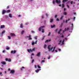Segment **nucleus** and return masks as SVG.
I'll return each instance as SVG.
<instances>
[{
	"mask_svg": "<svg viewBox=\"0 0 79 79\" xmlns=\"http://www.w3.org/2000/svg\"><path fill=\"white\" fill-rule=\"evenodd\" d=\"M44 27H45V26H41V27H40L38 30L40 31H41V30H42V29H43Z\"/></svg>",
	"mask_w": 79,
	"mask_h": 79,
	"instance_id": "nucleus-4",
	"label": "nucleus"
},
{
	"mask_svg": "<svg viewBox=\"0 0 79 79\" xmlns=\"http://www.w3.org/2000/svg\"><path fill=\"white\" fill-rule=\"evenodd\" d=\"M9 16L10 18H12V15H11V14H9Z\"/></svg>",
	"mask_w": 79,
	"mask_h": 79,
	"instance_id": "nucleus-25",
	"label": "nucleus"
},
{
	"mask_svg": "<svg viewBox=\"0 0 79 79\" xmlns=\"http://www.w3.org/2000/svg\"><path fill=\"white\" fill-rule=\"evenodd\" d=\"M64 40H63V41L62 42L61 45H63L64 44Z\"/></svg>",
	"mask_w": 79,
	"mask_h": 79,
	"instance_id": "nucleus-23",
	"label": "nucleus"
},
{
	"mask_svg": "<svg viewBox=\"0 0 79 79\" xmlns=\"http://www.w3.org/2000/svg\"><path fill=\"white\" fill-rule=\"evenodd\" d=\"M6 61H9V62H11V59H8L6 58Z\"/></svg>",
	"mask_w": 79,
	"mask_h": 79,
	"instance_id": "nucleus-12",
	"label": "nucleus"
},
{
	"mask_svg": "<svg viewBox=\"0 0 79 79\" xmlns=\"http://www.w3.org/2000/svg\"><path fill=\"white\" fill-rule=\"evenodd\" d=\"M68 0H63L62 1L63 2H66V1H68Z\"/></svg>",
	"mask_w": 79,
	"mask_h": 79,
	"instance_id": "nucleus-32",
	"label": "nucleus"
},
{
	"mask_svg": "<svg viewBox=\"0 0 79 79\" xmlns=\"http://www.w3.org/2000/svg\"><path fill=\"white\" fill-rule=\"evenodd\" d=\"M5 32V31H3L2 32V34H4Z\"/></svg>",
	"mask_w": 79,
	"mask_h": 79,
	"instance_id": "nucleus-47",
	"label": "nucleus"
},
{
	"mask_svg": "<svg viewBox=\"0 0 79 79\" xmlns=\"http://www.w3.org/2000/svg\"><path fill=\"white\" fill-rule=\"evenodd\" d=\"M9 8H10V6H7L6 8L7 9H9Z\"/></svg>",
	"mask_w": 79,
	"mask_h": 79,
	"instance_id": "nucleus-40",
	"label": "nucleus"
},
{
	"mask_svg": "<svg viewBox=\"0 0 79 79\" xmlns=\"http://www.w3.org/2000/svg\"><path fill=\"white\" fill-rule=\"evenodd\" d=\"M56 48V47H54V49L52 51V52H54V51H55V48Z\"/></svg>",
	"mask_w": 79,
	"mask_h": 79,
	"instance_id": "nucleus-26",
	"label": "nucleus"
},
{
	"mask_svg": "<svg viewBox=\"0 0 79 79\" xmlns=\"http://www.w3.org/2000/svg\"><path fill=\"white\" fill-rule=\"evenodd\" d=\"M46 47H47V45L46 44H45L44 46V48H46Z\"/></svg>",
	"mask_w": 79,
	"mask_h": 79,
	"instance_id": "nucleus-38",
	"label": "nucleus"
},
{
	"mask_svg": "<svg viewBox=\"0 0 79 79\" xmlns=\"http://www.w3.org/2000/svg\"><path fill=\"white\" fill-rule=\"evenodd\" d=\"M35 50V48H34L32 49V50H31V49H28L27 50V51L29 53H30V52H32V51H34Z\"/></svg>",
	"mask_w": 79,
	"mask_h": 79,
	"instance_id": "nucleus-3",
	"label": "nucleus"
},
{
	"mask_svg": "<svg viewBox=\"0 0 79 79\" xmlns=\"http://www.w3.org/2000/svg\"><path fill=\"white\" fill-rule=\"evenodd\" d=\"M41 18L42 19H43V18H44V15H43L41 16Z\"/></svg>",
	"mask_w": 79,
	"mask_h": 79,
	"instance_id": "nucleus-42",
	"label": "nucleus"
},
{
	"mask_svg": "<svg viewBox=\"0 0 79 79\" xmlns=\"http://www.w3.org/2000/svg\"><path fill=\"white\" fill-rule=\"evenodd\" d=\"M16 52V51L15 50L14 51L12 50L11 52V53H13V54H15Z\"/></svg>",
	"mask_w": 79,
	"mask_h": 79,
	"instance_id": "nucleus-7",
	"label": "nucleus"
},
{
	"mask_svg": "<svg viewBox=\"0 0 79 79\" xmlns=\"http://www.w3.org/2000/svg\"><path fill=\"white\" fill-rule=\"evenodd\" d=\"M24 69V67H22L20 69V70H21V71H23V69Z\"/></svg>",
	"mask_w": 79,
	"mask_h": 79,
	"instance_id": "nucleus-29",
	"label": "nucleus"
},
{
	"mask_svg": "<svg viewBox=\"0 0 79 79\" xmlns=\"http://www.w3.org/2000/svg\"><path fill=\"white\" fill-rule=\"evenodd\" d=\"M31 32L32 33H33V34L35 33V32H34V31H31Z\"/></svg>",
	"mask_w": 79,
	"mask_h": 79,
	"instance_id": "nucleus-44",
	"label": "nucleus"
},
{
	"mask_svg": "<svg viewBox=\"0 0 79 79\" xmlns=\"http://www.w3.org/2000/svg\"><path fill=\"white\" fill-rule=\"evenodd\" d=\"M63 23H61L60 24V27H62L63 26Z\"/></svg>",
	"mask_w": 79,
	"mask_h": 79,
	"instance_id": "nucleus-43",
	"label": "nucleus"
},
{
	"mask_svg": "<svg viewBox=\"0 0 79 79\" xmlns=\"http://www.w3.org/2000/svg\"><path fill=\"white\" fill-rule=\"evenodd\" d=\"M51 34V32H49V34L48 35V36H50V35Z\"/></svg>",
	"mask_w": 79,
	"mask_h": 79,
	"instance_id": "nucleus-35",
	"label": "nucleus"
},
{
	"mask_svg": "<svg viewBox=\"0 0 79 79\" xmlns=\"http://www.w3.org/2000/svg\"><path fill=\"white\" fill-rule=\"evenodd\" d=\"M54 18H57V15H56Z\"/></svg>",
	"mask_w": 79,
	"mask_h": 79,
	"instance_id": "nucleus-54",
	"label": "nucleus"
},
{
	"mask_svg": "<svg viewBox=\"0 0 79 79\" xmlns=\"http://www.w3.org/2000/svg\"><path fill=\"white\" fill-rule=\"evenodd\" d=\"M63 19V16H61V18H60V19L62 20Z\"/></svg>",
	"mask_w": 79,
	"mask_h": 79,
	"instance_id": "nucleus-41",
	"label": "nucleus"
},
{
	"mask_svg": "<svg viewBox=\"0 0 79 79\" xmlns=\"http://www.w3.org/2000/svg\"><path fill=\"white\" fill-rule=\"evenodd\" d=\"M10 35L11 36V37H12L13 36H16V35H15V34L14 33H10Z\"/></svg>",
	"mask_w": 79,
	"mask_h": 79,
	"instance_id": "nucleus-13",
	"label": "nucleus"
},
{
	"mask_svg": "<svg viewBox=\"0 0 79 79\" xmlns=\"http://www.w3.org/2000/svg\"><path fill=\"white\" fill-rule=\"evenodd\" d=\"M76 19V17H74L73 18V20L74 21H75V19Z\"/></svg>",
	"mask_w": 79,
	"mask_h": 79,
	"instance_id": "nucleus-57",
	"label": "nucleus"
},
{
	"mask_svg": "<svg viewBox=\"0 0 79 79\" xmlns=\"http://www.w3.org/2000/svg\"><path fill=\"white\" fill-rule=\"evenodd\" d=\"M62 8H64V4H62Z\"/></svg>",
	"mask_w": 79,
	"mask_h": 79,
	"instance_id": "nucleus-33",
	"label": "nucleus"
},
{
	"mask_svg": "<svg viewBox=\"0 0 79 79\" xmlns=\"http://www.w3.org/2000/svg\"><path fill=\"white\" fill-rule=\"evenodd\" d=\"M51 41V40H47L45 41V43H47L48 42H50Z\"/></svg>",
	"mask_w": 79,
	"mask_h": 79,
	"instance_id": "nucleus-16",
	"label": "nucleus"
},
{
	"mask_svg": "<svg viewBox=\"0 0 79 79\" xmlns=\"http://www.w3.org/2000/svg\"><path fill=\"white\" fill-rule=\"evenodd\" d=\"M69 28H67V29H66V28H65L64 31V30L63 31V33H64V32H65L66 31H68V30H69Z\"/></svg>",
	"mask_w": 79,
	"mask_h": 79,
	"instance_id": "nucleus-5",
	"label": "nucleus"
},
{
	"mask_svg": "<svg viewBox=\"0 0 79 79\" xmlns=\"http://www.w3.org/2000/svg\"><path fill=\"white\" fill-rule=\"evenodd\" d=\"M53 4H55V3H56L55 2V1H53Z\"/></svg>",
	"mask_w": 79,
	"mask_h": 79,
	"instance_id": "nucleus-45",
	"label": "nucleus"
},
{
	"mask_svg": "<svg viewBox=\"0 0 79 79\" xmlns=\"http://www.w3.org/2000/svg\"><path fill=\"white\" fill-rule=\"evenodd\" d=\"M53 22V19H51L50 22L51 23H52V22Z\"/></svg>",
	"mask_w": 79,
	"mask_h": 79,
	"instance_id": "nucleus-28",
	"label": "nucleus"
},
{
	"mask_svg": "<svg viewBox=\"0 0 79 79\" xmlns=\"http://www.w3.org/2000/svg\"><path fill=\"white\" fill-rule=\"evenodd\" d=\"M44 63L45 62V60H42L41 61V64H42V63Z\"/></svg>",
	"mask_w": 79,
	"mask_h": 79,
	"instance_id": "nucleus-36",
	"label": "nucleus"
},
{
	"mask_svg": "<svg viewBox=\"0 0 79 79\" xmlns=\"http://www.w3.org/2000/svg\"><path fill=\"white\" fill-rule=\"evenodd\" d=\"M1 64H2L4 65H5L6 63L5 61H2L1 62Z\"/></svg>",
	"mask_w": 79,
	"mask_h": 79,
	"instance_id": "nucleus-14",
	"label": "nucleus"
},
{
	"mask_svg": "<svg viewBox=\"0 0 79 79\" xmlns=\"http://www.w3.org/2000/svg\"><path fill=\"white\" fill-rule=\"evenodd\" d=\"M58 42H59V44H58L59 45H63V44H61L62 43V42H61V40H58Z\"/></svg>",
	"mask_w": 79,
	"mask_h": 79,
	"instance_id": "nucleus-6",
	"label": "nucleus"
},
{
	"mask_svg": "<svg viewBox=\"0 0 79 79\" xmlns=\"http://www.w3.org/2000/svg\"><path fill=\"white\" fill-rule=\"evenodd\" d=\"M27 38H29L28 40H32V39L31 38V35H29V36H25V38L27 39Z\"/></svg>",
	"mask_w": 79,
	"mask_h": 79,
	"instance_id": "nucleus-2",
	"label": "nucleus"
},
{
	"mask_svg": "<svg viewBox=\"0 0 79 79\" xmlns=\"http://www.w3.org/2000/svg\"><path fill=\"white\" fill-rule=\"evenodd\" d=\"M56 20L57 21H59V19H57Z\"/></svg>",
	"mask_w": 79,
	"mask_h": 79,
	"instance_id": "nucleus-59",
	"label": "nucleus"
},
{
	"mask_svg": "<svg viewBox=\"0 0 79 79\" xmlns=\"http://www.w3.org/2000/svg\"><path fill=\"white\" fill-rule=\"evenodd\" d=\"M37 36H35V39L36 40H37Z\"/></svg>",
	"mask_w": 79,
	"mask_h": 79,
	"instance_id": "nucleus-30",
	"label": "nucleus"
},
{
	"mask_svg": "<svg viewBox=\"0 0 79 79\" xmlns=\"http://www.w3.org/2000/svg\"><path fill=\"white\" fill-rule=\"evenodd\" d=\"M64 15H67V13L65 12H64Z\"/></svg>",
	"mask_w": 79,
	"mask_h": 79,
	"instance_id": "nucleus-27",
	"label": "nucleus"
},
{
	"mask_svg": "<svg viewBox=\"0 0 79 79\" xmlns=\"http://www.w3.org/2000/svg\"><path fill=\"white\" fill-rule=\"evenodd\" d=\"M40 70H41V69H38L37 70H36L35 71L36 73H39V71H40Z\"/></svg>",
	"mask_w": 79,
	"mask_h": 79,
	"instance_id": "nucleus-18",
	"label": "nucleus"
},
{
	"mask_svg": "<svg viewBox=\"0 0 79 79\" xmlns=\"http://www.w3.org/2000/svg\"><path fill=\"white\" fill-rule=\"evenodd\" d=\"M55 27V25H53L51 26V28H53L54 27Z\"/></svg>",
	"mask_w": 79,
	"mask_h": 79,
	"instance_id": "nucleus-22",
	"label": "nucleus"
},
{
	"mask_svg": "<svg viewBox=\"0 0 79 79\" xmlns=\"http://www.w3.org/2000/svg\"><path fill=\"white\" fill-rule=\"evenodd\" d=\"M56 32H57L58 31V29H56L55 30Z\"/></svg>",
	"mask_w": 79,
	"mask_h": 79,
	"instance_id": "nucleus-58",
	"label": "nucleus"
},
{
	"mask_svg": "<svg viewBox=\"0 0 79 79\" xmlns=\"http://www.w3.org/2000/svg\"><path fill=\"white\" fill-rule=\"evenodd\" d=\"M35 68H37V66H36V65H35Z\"/></svg>",
	"mask_w": 79,
	"mask_h": 79,
	"instance_id": "nucleus-60",
	"label": "nucleus"
},
{
	"mask_svg": "<svg viewBox=\"0 0 79 79\" xmlns=\"http://www.w3.org/2000/svg\"><path fill=\"white\" fill-rule=\"evenodd\" d=\"M67 6L68 7V8H69V5H67Z\"/></svg>",
	"mask_w": 79,
	"mask_h": 79,
	"instance_id": "nucleus-48",
	"label": "nucleus"
},
{
	"mask_svg": "<svg viewBox=\"0 0 79 79\" xmlns=\"http://www.w3.org/2000/svg\"><path fill=\"white\" fill-rule=\"evenodd\" d=\"M58 50H59V51H61V49H58Z\"/></svg>",
	"mask_w": 79,
	"mask_h": 79,
	"instance_id": "nucleus-63",
	"label": "nucleus"
},
{
	"mask_svg": "<svg viewBox=\"0 0 79 79\" xmlns=\"http://www.w3.org/2000/svg\"><path fill=\"white\" fill-rule=\"evenodd\" d=\"M15 72H16L15 70L13 69L10 70V73L11 74H14L15 73Z\"/></svg>",
	"mask_w": 79,
	"mask_h": 79,
	"instance_id": "nucleus-1",
	"label": "nucleus"
},
{
	"mask_svg": "<svg viewBox=\"0 0 79 79\" xmlns=\"http://www.w3.org/2000/svg\"><path fill=\"white\" fill-rule=\"evenodd\" d=\"M50 56H49L48 58V59H50Z\"/></svg>",
	"mask_w": 79,
	"mask_h": 79,
	"instance_id": "nucleus-55",
	"label": "nucleus"
},
{
	"mask_svg": "<svg viewBox=\"0 0 79 79\" xmlns=\"http://www.w3.org/2000/svg\"><path fill=\"white\" fill-rule=\"evenodd\" d=\"M55 52H57L58 51H57V50H55Z\"/></svg>",
	"mask_w": 79,
	"mask_h": 79,
	"instance_id": "nucleus-64",
	"label": "nucleus"
},
{
	"mask_svg": "<svg viewBox=\"0 0 79 79\" xmlns=\"http://www.w3.org/2000/svg\"><path fill=\"white\" fill-rule=\"evenodd\" d=\"M42 32H43V33H44V29H42Z\"/></svg>",
	"mask_w": 79,
	"mask_h": 79,
	"instance_id": "nucleus-39",
	"label": "nucleus"
},
{
	"mask_svg": "<svg viewBox=\"0 0 79 79\" xmlns=\"http://www.w3.org/2000/svg\"><path fill=\"white\" fill-rule=\"evenodd\" d=\"M23 23H21L20 25V28H23Z\"/></svg>",
	"mask_w": 79,
	"mask_h": 79,
	"instance_id": "nucleus-21",
	"label": "nucleus"
},
{
	"mask_svg": "<svg viewBox=\"0 0 79 79\" xmlns=\"http://www.w3.org/2000/svg\"><path fill=\"white\" fill-rule=\"evenodd\" d=\"M10 11H11V10H6V13H10Z\"/></svg>",
	"mask_w": 79,
	"mask_h": 79,
	"instance_id": "nucleus-19",
	"label": "nucleus"
},
{
	"mask_svg": "<svg viewBox=\"0 0 79 79\" xmlns=\"http://www.w3.org/2000/svg\"><path fill=\"white\" fill-rule=\"evenodd\" d=\"M34 59H33L32 60V63H33L34 62Z\"/></svg>",
	"mask_w": 79,
	"mask_h": 79,
	"instance_id": "nucleus-49",
	"label": "nucleus"
},
{
	"mask_svg": "<svg viewBox=\"0 0 79 79\" xmlns=\"http://www.w3.org/2000/svg\"><path fill=\"white\" fill-rule=\"evenodd\" d=\"M37 56H40V52H38L36 55Z\"/></svg>",
	"mask_w": 79,
	"mask_h": 79,
	"instance_id": "nucleus-15",
	"label": "nucleus"
},
{
	"mask_svg": "<svg viewBox=\"0 0 79 79\" xmlns=\"http://www.w3.org/2000/svg\"><path fill=\"white\" fill-rule=\"evenodd\" d=\"M25 24H26V25H27L29 24V23L27 22V23H25Z\"/></svg>",
	"mask_w": 79,
	"mask_h": 79,
	"instance_id": "nucleus-50",
	"label": "nucleus"
},
{
	"mask_svg": "<svg viewBox=\"0 0 79 79\" xmlns=\"http://www.w3.org/2000/svg\"><path fill=\"white\" fill-rule=\"evenodd\" d=\"M34 53H32L31 54V56H34Z\"/></svg>",
	"mask_w": 79,
	"mask_h": 79,
	"instance_id": "nucleus-56",
	"label": "nucleus"
},
{
	"mask_svg": "<svg viewBox=\"0 0 79 79\" xmlns=\"http://www.w3.org/2000/svg\"><path fill=\"white\" fill-rule=\"evenodd\" d=\"M66 11V8H64V11Z\"/></svg>",
	"mask_w": 79,
	"mask_h": 79,
	"instance_id": "nucleus-61",
	"label": "nucleus"
},
{
	"mask_svg": "<svg viewBox=\"0 0 79 79\" xmlns=\"http://www.w3.org/2000/svg\"><path fill=\"white\" fill-rule=\"evenodd\" d=\"M45 36H43V37L42 38V39L43 40L44 39V38H45Z\"/></svg>",
	"mask_w": 79,
	"mask_h": 79,
	"instance_id": "nucleus-46",
	"label": "nucleus"
},
{
	"mask_svg": "<svg viewBox=\"0 0 79 79\" xmlns=\"http://www.w3.org/2000/svg\"><path fill=\"white\" fill-rule=\"evenodd\" d=\"M50 47V45L48 46V48L49 49V52H50V51L52 50V49H53V47L51 48L50 49V47Z\"/></svg>",
	"mask_w": 79,
	"mask_h": 79,
	"instance_id": "nucleus-9",
	"label": "nucleus"
},
{
	"mask_svg": "<svg viewBox=\"0 0 79 79\" xmlns=\"http://www.w3.org/2000/svg\"><path fill=\"white\" fill-rule=\"evenodd\" d=\"M37 40H36L35 42H32V45H34V44H37Z\"/></svg>",
	"mask_w": 79,
	"mask_h": 79,
	"instance_id": "nucleus-8",
	"label": "nucleus"
},
{
	"mask_svg": "<svg viewBox=\"0 0 79 79\" xmlns=\"http://www.w3.org/2000/svg\"><path fill=\"white\" fill-rule=\"evenodd\" d=\"M24 31H21L22 34H24Z\"/></svg>",
	"mask_w": 79,
	"mask_h": 79,
	"instance_id": "nucleus-31",
	"label": "nucleus"
},
{
	"mask_svg": "<svg viewBox=\"0 0 79 79\" xmlns=\"http://www.w3.org/2000/svg\"><path fill=\"white\" fill-rule=\"evenodd\" d=\"M46 16H48V14H46Z\"/></svg>",
	"mask_w": 79,
	"mask_h": 79,
	"instance_id": "nucleus-62",
	"label": "nucleus"
},
{
	"mask_svg": "<svg viewBox=\"0 0 79 79\" xmlns=\"http://www.w3.org/2000/svg\"><path fill=\"white\" fill-rule=\"evenodd\" d=\"M4 27H5V25H2L1 26L0 28H1V29H2V28H3Z\"/></svg>",
	"mask_w": 79,
	"mask_h": 79,
	"instance_id": "nucleus-20",
	"label": "nucleus"
},
{
	"mask_svg": "<svg viewBox=\"0 0 79 79\" xmlns=\"http://www.w3.org/2000/svg\"><path fill=\"white\" fill-rule=\"evenodd\" d=\"M56 2L57 3H61V1L59 0H56Z\"/></svg>",
	"mask_w": 79,
	"mask_h": 79,
	"instance_id": "nucleus-11",
	"label": "nucleus"
},
{
	"mask_svg": "<svg viewBox=\"0 0 79 79\" xmlns=\"http://www.w3.org/2000/svg\"><path fill=\"white\" fill-rule=\"evenodd\" d=\"M71 1H69L67 3V5H68V4ZM73 1H71V2H70V3L71 5H72V4H73Z\"/></svg>",
	"mask_w": 79,
	"mask_h": 79,
	"instance_id": "nucleus-17",
	"label": "nucleus"
},
{
	"mask_svg": "<svg viewBox=\"0 0 79 79\" xmlns=\"http://www.w3.org/2000/svg\"><path fill=\"white\" fill-rule=\"evenodd\" d=\"M60 37H62V38L64 37V35H62V36H61Z\"/></svg>",
	"mask_w": 79,
	"mask_h": 79,
	"instance_id": "nucleus-53",
	"label": "nucleus"
},
{
	"mask_svg": "<svg viewBox=\"0 0 79 79\" xmlns=\"http://www.w3.org/2000/svg\"><path fill=\"white\" fill-rule=\"evenodd\" d=\"M69 20H70V19H69L68 20H66L65 21V22L66 23H67L68 21H69Z\"/></svg>",
	"mask_w": 79,
	"mask_h": 79,
	"instance_id": "nucleus-34",
	"label": "nucleus"
},
{
	"mask_svg": "<svg viewBox=\"0 0 79 79\" xmlns=\"http://www.w3.org/2000/svg\"><path fill=\"white\" fill-rule=\"evenodd\" d=\"M61 31H62V30H61V29H60V30L58 31V34H60V32H61Z\"/></svg>",
	"mask_w": 79,
	"mask_h": 79,
	"instance_id": "nucleus-24",
	"label": "nucleus"
},
{
	"mask_svg": "<svg viewBox=\"0 0 79 79\" xmlns=\"http://www.w3.org/2000/svg\"><path fill=\"white\" fill-rule=\"evenodd\" d=\"M6 50H9L10 48H9V47H8V48H6Z\"/></svg>",
	"mask_w": 79,
	"mask_h": 79,
	"instance_id": "nucleus-51",
	"label": "nucleus"
},
{
	"mask_svg": "<svg viewBox=\"0 0 79 79\" xmlns=\"http://www.w3.org/2000/svg\"><path fill=\"white\" fill-rule=\"evenodd\" d=\"M6 13V10H3L2 11V15H4L5 13Z\"/></svg>",
	"mask_w": 79,
	"mask_h": 79,
	"instance_id": "nucleus-10",
	"label": "nucleus"
},
{
	"mask_svg": "<svg viewBox=\"0 0 79 79\" xmlns=\"http://www.w3.org/2000/svg\"><path fill=\"white\" fill-rule=\"evenodd\" d=\"M38 68H40V66H39V65H38Z\"/></svg>",
	"mask_w": 79,
	"mask_h": 79,
	"instance_id": "nucleus-52",
	"label": "nucleus"
},
{
	"mask_svg": "<svg viewBox=\"0 0 79 79\" xmlns=\"http://www.w3.org/2000/svg\"><path fill=\"white\" fill-rule=\"evenodd\" d=\"M8 37L9 39H11V38L10 36H8Z\"/></svg>",
	"mask_w": 79,
	"mask_h": 79,
	"instance_id": "nucleus-37",
	"label": "nucleus"
}]
</instances>
